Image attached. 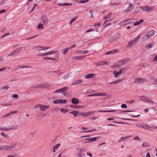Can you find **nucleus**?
<instances>
[{"instance_id": "338daca9", "label": "nucleus", "mask_w": 157, "mask_h": 157, "mask_svg": "<svg viewBox=\"0 0 157 157\" xmlns=\"http://www.w3.org/2000/svg\"><path fill=\"white\" fill-rule=\"evenodd\" d=\"M123 71V69H120L119 70V71H118L119 74L120 75V74L122 73V72Z\"/></svg>"}, {"instance_id": "37998d69", "label": "nucleus", "mask_w": 157, "mask_h": 157, "mask_svg": "<svg viewBox=\"0 0 157 157\" xmlns=\"http://www.w3.org/2000/svg\"><path fill=\"white\" fill-rule=\"evenodd\" d=\"M96 129H93L92 130H89V131H82V132H81V133H82L83 132H94V131H96Z\"/></svg>"}, {"instance_id": "dca6fc26", "label": "nucleus", "mask_w": 157, "mask_h": 157, "mask_svg": "<svg viewBox=\"0 0 157 157\" xmlns=\"http://www.w3.org/2000/svg\"><path fill=\"white\" fill-rule=\"evenodd\" d=\"M79 101L76 98H74L72 100V103L76 105L78 103Z\"/></svg>"}, {"instance_id": "f8f14e48", "label": "nucleus", "mask_w": 157, "mask_h": 157, "mask_svg": "<svg viewBox=\"0 0 157 157\" xmlns=\"http://www.w3.org/2000/svg\"><path fill=\"white\" fill-rule=\"evenodd\" d=\"M107 95V94L105 93H95V96H104Z\"/></svg>"}, {"instance_id": "774afa93", "label": "nucleus", "mask_w": 157, "mask_h": 157, "mask_svg": "<svg viewBox=\"0 0 157 157\" xmlns=\"http://www.w3.org/2000/svg\"><path fill=\"white\" fill-rule=\"evenodd\" d=\"M153 61L157 62V55L154 58Z\"/></svg>"}, {"instance_id": "a19ab883", "label": "nucleus", "mask_w": 157, "mask_h": 157, "mask_svg": "<svg viewBox=\"0 0 157 157\" xmlns=\"http://www.w3.org/2000/svg\"><path fill=\"white\" fill-rule=\"evenodd\" d=\"M81 115L83 117H88V115L87 113H81Z\"/></svg>"}, {"instance_id": "f704fd0d", "label": "nucleus", "mask_w": 157, "mask_h": 157, "mask_svg": "<svg viewBox=\"0 0 157 157\" xmlns=\"http://www.w3.org/2000/svg\"><path fill=\"white\" fill-rule=\"evenodd\" d=\"M76 149L78 153H80L81 152H83L85 151V150L84 149L82 148H77Z\"/></svg>"}, {"instance_id": "c756f323", "label": "nucleus", "mask_w": 157, "mask_h": 157, "mask_svg": "<svg viewBox=\"0 0 157 157\" xmlns=\"http://www.w3.org/2000/svg\"><path fill=\"white\" fill-rule=\"evenodd\" d=\"M35 49L39 51H42V46H37L35 47Z\"/></svg>"}, {"instance_id": "20e7f679", "label": "nucleus", "mask_w": 157, "mask_h": 157, "mask_svg": "<svg viewBox=\"0 0 157 157\" xmlns=\"http://www.w3.org/2000/svg\"><path fill=\"white\" fill-rule=\"evenodd\" d=\"M119 52V50L117 49H114L111 51H109L105 53V55L113 54L117 53Z\"/></svg>"}, {"instance_id": "c9c22d12", "label": "nucleus", "mask_w": 157, "mask_h": 157, "mask_svg": "<svg viewBox=\"0 0 157 157\" xmlns=\"http://www.w3.org/2000/svg\"><path fill=\"white\" fill-rule=\"evenodd\" d=\"M95 113V111H90L88 112H87V114L88 115V117L89 116H92V115L94 113Z\"/></svg>"}, {"instance_id": "f3484780", "label": "nucleus", "mask_w": 157, "mask_h": 157, "mask_svg": "<svg viewBox=\"0 0 157 157\" xmlns=\"http://www.w3.org/2000/svg\"><path fill=\"white\" fill-rule=\"evenodd\" d=\"M144 79L142 78H137L135 80V82L137 83H140L143 82L144 81Z\"/></svg>"}, {"instance_id": "473e14b6", "label": "nucleus", "mask_w": 157, "mask_h": 157, "mask_svg": "<svg viewBox=\"0 0 157 157\" xmlns=\"http://www.w3.org/2000/svg\"><path fill=\"white\" fill-rule=\"evenodd\" d=\"M150 145L148 143H144L142 145V147H148Z\"/></svg>"}, {"instance_id": "5fc2aeb1", "label": "nucleus", "mask_w": 157, "mask_h": 157, "mask_svg": "<svg viewBox=\"0 0 157 157\" xmlns=\"http://www.w3.org/2000/svg\"><path fill=\"white\" fill-rule=\"evenodd\" d=\"M18 68H31L32 67H31L23 66L22 67L19 66L18 67Z\"/></svg>"}, {"instance_id": "de8ad7c7", "label": "nucleus", "mask_w": 157, "mask_h": 157, "mask_svg": "<svg viewBox=\"0 0 157 157\" xmlns=\"http://www.w3.org/2000/svg\"><path fill=\"white\" fill-rule=\"evenodd\" d=\"M134 140H138L140 141H141V140L140 139L139 137L138 136H136L133 139Z\"/></svg>"}, {"instance_id": "e2e57ef3", "label": "nucleus", "mask_w": 157, "mask_h": 157, "mask_svg": "<svg viewBox=\"0 0 157 157\" xmlns=\"http://www.w3.org/2000/svg\"><path fill=\"white\" fill-rule=\"evenodd\" d=\"M10 130V128H7L5 127L3 128V131H7Z\"/></svg>"}, {"instance_id": "052dcab7", "label": "nucleus", "mask_w": 157, "mask_h": 157, "mask_svg": "<svg viewBox=\"0 0 157 157\" xmlns=\"http://www.w3.org/2000/svg\"><path fill=\"white\" fill-rule=\"evenodd\" d=\"M118 110H107V112H114L116 111H118Z\"/></svg>"}, {"instance_id": "72a5a7b5", "label": "nucleus", "mask_w": 157, "mask_h": 157, "mask_svg": "<svg viewBox=\"0 0 157 157\" xmlns=\"http://www.w3.org/2000/svg\"><path fill=\"white\" fill-rule=\"evenodd\" d=\"M101 66H103L105 65H108V62L106 61H101Z\"/></svg>"}, {"instance_id": "1a4fd4ad", "label": "nucleus", "mask_w": 157, "mask_h": 157, "mask_svg": "<svg viewBox=\"0 0 157 157\" xmlns=\"http://www.w3.org/2000/svg\"><path fill=\"white\" fill-rule=\"evenodd\" d=\"M131 19H130L125 20L123 21H122L119 23V25L121 26H123L124 25H126V24L128 23V21H129Z\"/></svg>"}, {"instance_id": "49530a36", "label": "nucleus", "mask_w": 157, "mask_h": 157, "mask_svg": "<svg viewBox=\"0 0 157 157\" xmlns=\"http://www.w3.org/2000/svg\"><path fill=\"white\" fill-rule=\"evenodd\" d=\"M12 97L13 98L17 99L18 98V96L17 94H13L12 96Z\"/></svg>"}, {"instance_id": "0eeeda50", "label": "nucleus", "mask_w": 157, "mask_h": 157, "mask_svg": "<svg viewBox=\"0 0 157 157\" xmlns=\"http://www.w3.org/2000/svg\"><path fill=\"white\" fill-rule=\"evenodd\" d=\"M66 101L65 100H55L53 103L55 104L64 103L66 102Z\"/></svg>"}, {"instance_id": "ddd939ff", "label": "nucleus", "mask_w": 157, "mask_h": 157, "mask_svg": "<svg viewBox=\"0 0 157 157\" xmlns=\"http://www.w3.org/2000/svg\"><path fill=\"white\" fill-rule=\"evenodd\" d=\"M25 47H22L18 48L16 49L14 51V52L15 54H17L21 50L22 48H25Z\"/></svg>"}, {"instance_id": "13d9d810", "label": "nucleus", "mask_w": 157, "mask_h": 157, "mask_svg": "<svg viewBox=\"0 0 157 157\" xmlns=\"http://www.w3.org/2000/svg\"><path fill=\"white\" fill-rule=\"evenodd\" d=\"M49 48H50V47H48L46 48V47H44L42 46V50H48V49H49Z\"/></svg>"}, {"instance_id": "9b49d317", "label": "nucleus", "mask_w": 157, "mask_h": 157, "mask_svg": "<svg viewBox=\"0 0 157 157\" xmlns=\"http://www.w3.org/2000/svg\"><path fill=\"white\" fill-rule=\"evenodd\" d=\"M153 45V44L152 43H150L146 45L145 48L147 50H148L150 49L151 48H152Z\"/></svg>"}, {"instance_id": "4be33fe9", "label": "nucleus", "mask_w": 157, "mask_h": 157, "mask_svg": "<svg viewBox=\"0 0 157 157\" xmlns=\"http://www.w3.org/2000/svg\"><path fill=\"white\" fill-rule=\"evenodd\" d=\"M99 138H97L96 137H94L93 138L90 137V141L89 142H93L95 141H96Z\"/></svg>"}, {"instance_id": "423d86ee", "label": "nucleus", "mask_w": 157, "mask_h": 157, "mask_svg": "<svg viewBox=\"0 0 157 157\" xmlns=\"http://www.w3.org/2000/svg\"><path fill=\"white\" fill-rule=\"evenodd\" d=\"M39 106L40 109L44 111L47 109H48L49 107V106L48 105H43L42 104H40L39 105Z\"/></svg>"}, {"instance_id": "58836bf2", "label": "nucleus", "mask_w": 157, "mask_h": 157, "mask_svg": "<svg viewBox=\"0 0 157 157\" xmlns=\"http://www.w3.org/2000/svg\"><path fill=\"white\" fill-rule=\"evenodd\" d=\"M2 106H8L12 105L11 103H3L2 104Z\"/></svg>"}, {"instance_id": "f03ea898", "label": "nucleus", "mask_w": 157, "mask_h": 157, "mask_svg": "<svg viewBox=\"0 0 157 157\" xmlns=\"http://www.w3.org/2000/svg\"><path fill=\"white\" fill-rule=\"evenodd\" d=\"M139 99L141 101L145 102H148L151 103H153V101L149 98L148 97L144 96H142L139 97Z\"/></svg>"}, {"instance_id": "603ef678", "label": "nucleus", "mask_w": 157, "mask_h": 157, "mask_svg": "<svg viewBox=\"0 0 157 157\" xmlns=\"http://www.w3.org/2000/svg\"><path fill=\"white\" fill-rule=\"evenodd\" d=\"M113 19H111L109 20H105V23H104V24L103 25H104L105 24V23L107 22H109L110 21H112L113 20Z\"/></svg>"}, {"instance_id": "39448f33", "label": "nucleus", "mask_w": 157, "mask_h": 157, "mask_svg": "<svg viewBox=\"0 0 157 157\" xmlns=\"http://www.w3.org/2000/svg\"><path fill=\"white\" fill-rule=\"evenodd\" d=\"M155 33V31L153 30H151L148 32H147L146 35L148 38H150Z\"/></svg>"}, {"instance_id": "c85d7f7f", "label": "nucleus", "mask_w": 157, "mask_h": 157, "mask_svg": "<svg viewBox=\"0 0 157 157\" xmlns=\"http://www.w3.org/2000/svg\"><path fill=\"white\" fill-rule=\"evenodd\" d=\"M112 14L111 13H109L108 14L106 15L105 16V17L103 19L105 20V19H107L110 18V17L111 16Z\"/></svg>"}, {"instance_id": "bf43d9fd", "label": "nucleus", "mask_w": 157, "mask_h": 157, "mask_svg": "<svg viewBox=\"0 0 157 157\" xmlns=\"http://www.w3.org/2000/svg\"><path fill=\"white\" fill-rule=\"evenodd\" d=\"M55 72L59 75L60 74L62 73V72L61 70L56 71Z\"/></svg>"}, {"instance_id": "864d4df0", "label": "nucleus", "mask_w": 157, "mask_h": 157, "mask_svg": "<svg viewBox=\"0 0 157 157\" xmlns=\"http://www.w3.org/2000/svg\"><path fill=\"white\" fill-rule=\"evenodd\" d=\"M15 55V53L14 52H12L11 53H10L8 56H13V55Z\"/></svg>"}, {"instance_id": "412c9836", "label": "nucleus", "mask_w": 157, "mask_h": 157, "mask_svg": "<svg viewBox=\"0 0 157 157\" xmlns=\"http://www.w3.org/2000/svg\"><path fill=\"white\" fill-rule=\"evenodd\" d=\"M67 89V87L65 86L63 87V88L59 89L60 91V93H63L64 92L66 91Z\"/></svg>"}, {"instance_id": "2eb2a0df", "label": "nucleus", "mask_w": 157, "mask_h": 157, "mask_svg": "<svg viewBox=\"0 0 157 157\" xmlns=\"http://www.w3.org/2000/svg\"><path fill=\"white\" fill-rule=\"evenodd\" d=\"M130 137V136L122 137H121L120 139L118 140V142H121L124 141L126 140H127L128 138Z\"/></svg>"}, {"instance_id": "0e129e2a", "label": "nucleus", "mask_w": 157, "mask_h": 157, "mask_svg": "<svg viewBox=\"0 0 157 157\" xmlns=\"http://www.w3.org/2000/svg\"><path fill=\"white\" fill-rule=\"evenodd\" d=\"M76 18H72L70 22V24L71 25V23L73 22H74L75 20L76 19Z\"/></svg>"}, {"instance_id": "79ce46f5", "label": "nucleus", "mask_w": 157, "mask_h": 157, "mask_svg": "<svg viewBox=\"0 0 157 157\" xmlns=\"http://www.w3.org/2000/svg\"><path fill=\"white\" fill-rule=\"evenodd\" d=\"M122 82V80L120 79H117L115 82H114V83L116 84L119 82Z\"/></svg>"}, {"instance_id": "f257e3e1", "label": "nucleus", "mask_w": 157, "mask_h": 157, "mask_svg": "<svg viewBox=\"0 0 157 157\" xmlns=\"http://www.w3.org/2000/svg\"><path fill=\"white\" fill-rule=\"evenodd\" d=\"M129 58H126L121 59L118 61V63L116 65L117 67H120L122 66L123 65L127 63L129 61Z\"/></svg>"}, {"instance_id": "4468645a", "label": "nucleus", "mask_w": 157, "mask_h": 157, "mask_svg": "<svg viewBox=\"0 0 157 157\" xmlns=\"http://www.w3.org/2000/svg\"><path fill=\"white\" fill-rule=\"evenodd\" d=\"M41 19L42 21L44 23H47L48 22V20L44 16H42L41 17Z\"/></svg>"}, {"instance_id": "6ab92c4d", "label": "nucleus", "mask_w": 157, "mask_h": 157, "mask_svg": "<svg viewBox=\"0 0 157 157\" xmlns=\"http://www.w3.org/2000/svg\"><path fill=\"white\" fill-rule=\"evenodd\" d=\"M140 35H139L137 36L134 39L131 40L132 42L133 43H135L138 40L140 39Z\"/></svg>"}, {"instance_id": "a18cd8bd", "label": "nucleus", "mask_w": 157, "mask_h": 157, "mask_svg": "<svg viewBox=\"0 0 157 157\" xmlns=\"http://www.w3.org/2000/svg\"><path fill=\"white\" fill-rule=\"evenodd\" d=\"M71 74L70 73L68 74L67 75H65L63 77L64 79H67L68 78V76Z\"/></svg>"}, {"instance_id": "8fccbe9b", "label": "nucleus", "mask_w": 157, "mask_h": 157, "mask_svg": "<svg viewBox=\"0 0 157 157\" xmlns=\"http://www.w3.org/2000/svg\"><path fill=\"white\" fill-rule=\"evenodd\" d=\"M0 135L1 136H3L4 137H6L7 136V135H6L4 132H2L0 134Z\"/></svg>"}, {"instance_id": "ea45409f", "label": "nucleus", "mask_w": 157, "mask_h": 157, "mask_svg": "<svg viewBox=\"0 0 157 157\" xmlns=\"http://www.w3.org/2000/svg\"><path fill=\"white\" fill-rule=\"evenodd\" d=\"M9 86H4L1 87L0 88V89L3 90L4 89H9Z\"/></svg>"}, {"instance_id": "3c124183", "label": "nucleus", "mask_w": 157, "mask_h": 157, "mask_svg": "<svg viewBox=\"0 0 157 157\" xmlns=\"http://www.w3.org/2000/svg\"><path fill=\"white\" fill-rule=\"evenodd\" d=\"M59 5L60 6H71V4H68L67 3H64L63 4H59Z\"/></svg>"}, {"instance_id": "680f3d73", "label": "nucleus", "mask_w": 157, "mask_h": 157, "mask_svg": "<svg viewBox=\"0 0 157 157\" xmlns=\"http://www.w3.org/2000/svg\"><path fill=\"white\" fill-rule=\"evenodd\" d=\"M47 56V53H41L40 55V56Z\"/></svg>"}, {"instance_id": "e433bc0d", "label": "nucleus", "mask_w": 157, "mask_h": 157, "mask_svg": "<svg viewBox=\"0 0 157 157\" xmlns=\"http://www.w3.org/2000/svg\"><path fill=\"white\" fill-rule=\"evenodd\" d=\"M60 146V144H56L53 147V149H57L59 148Z\"/></svg>"}, {"instance_id": "393cba45", "label": "nucleus", "mask_w": 157, "mask_h": 157, "mask_svg": "<svg viewBox=\"0 0 157 157\" xmlns=\"http://www.w3.org/2000/svg\"><path fill=\"white\" fill-rule=\"evenodd\" d=\"M81 81H82V80L81 79H79L78 80L75 81L74 82V83L72 84V85H77V84H78L79 83H80Z\"/></svg>"}, {"instance_id": "6e6d98bb", "label": "nucleus", "mask_w": 157, "mask_h": 157, "mask_svg": "<svg viewBox=\"0 0 157 157\" xmlns=\"http://www.w3.org/2000/svg\"><path fill=\"white\" fill-rule=\"evenodd\" d=\"M75 53L78 54H81L82 53V51L80 50H78V51L76 52Z\"/></svg>"}, {"instance_id": "69168bd1", "label": "nucleus", "mask_w": 157, "mask_h": 157, "mask_svg": "<svg viewBox=\"0 0 157 157\" xmlns=\"http://www.w3.org/2000/svg\"><path fill=\"white\" fill-rule=\"evenodd\" d=\"M76 46V45L75 44H73L72 46H71L69 47V48H70V49H71L72 48H75Z\"/></svg>"}, {"instance_id": "2f4dec72", "label": "nucleus", "mask_w": 157, "mask_h": 157, "mask_svg": "<svg viewBox=\"0 0 157 157\" xmlns=\"http://www.w3.org/2000/svg\"><path fill=\"white\" fill-rule=\"evenodd\" d=\"M70 49L69 47H68L67 48H66L64 49L63 50V55L65 54L66 53H67V52H68L69 50Z\"/></svg>"}, {"instance_id": "aec40b11", "label": "nucleus", "mask_w": 157, "mask_h": 157, "mask_svg": "<svg viewBox=\"0 0 157 157\" xmlns=\"http://www.w3.org/2000/svg\"><path fill=\"white\" fill-rule=\"evenodd\" d=\"M7 145H1V151L2 150H7Z\"/></svg>"}, {"instance_id": "a878e982", "label": "nucleus", "mask_w": 157, "mask_h": 157, "mask_svg": "<svg viewBox=\"0 0 157 157\" xmlns=\"http://www.w3.org/2000/svg\"><path fill=\"white\" fill-rule=\"evenodd\" d=\"M134 43H133L132 42V41L131 40L130 41H129L128 43V44L127 45V48H130L131 47Z\"/></svg>"}, {"instance_id": "4d7b16f0", "label": "nucleus", "mask_w": 157, "mask_h": 157, "mask_svg": "<svg viewBox=\"0 0 157 157\" xmlns=\"http://www.w3.org/2000/svg\"><path fill=\"white\" fill-rule=\"evenodd\" d=\"M135 111V110H126V111H123V112H122L121 113H125V112H134Z\"/></svg>"}, {"instance_id": "b1692460", "label": "nucleus", "mask_w": 157, "mask_h": 157, "mask_svg": "<svg viewBox=\"0 0 157 157\" xmlns=\"http://www.w3.org/2000/svg\"><path fill=\"white\" fill-rule=\"evenodd\" d=\"M134 7V6L132 4H130L127 9L128 11H131Z\"/></svg>"}, {"instance_id": "cd10ccee", "label": "nucleus", "mask_w": 157, "mask_h": 157, "mask_svg": "<svg viewBox=\"0 0 157 157\" xmlns=\"http://www.w3.org/2000/svg\"><path fill=\"white\" fill-rule=\"evenodd\" d=\"M113 74L114 75L115 77H117L120 75L117 71H114L113 72Z\"/></svg>"}, {"instance_id": "5701e85b", "label": "nucleus", "mask_w": 157, "mask_h": 157, "mask_svg": "<svg viewBox=\"0 0 157 157\" xmlns=\"http://www.w3.org/2000/svg\"><path fill=\"white\" fill-rule=\"evenodd\" d=\"M19 126L17 125L13 126L11 128H10V130H16L18 129Z\"/></svg>"}, {"instance_id": "7c9ffc66", "label": "nucleus", "mask_w": 157, "mask_h": 157, "mask_svg": "<svg viewBox=\"0 0 157 157\" xmlns=\"http://www.w3.org/2000/svg\"><path fill=\"white\" fill-rule=\"evenodd\" d=\"M37 28L39 30L43 29V25L41 24H39L37 26Z\"/></svg>"}, {"instance_id": "6e6552de", "label": "nucleus", "mask_w": 157, "mask_h": 157, "mask_svg": "<svg viewBox=\"0 0 157 157\" xmlns=\"http://www.w3.org/2000/svg\"><path fill=\"white\" fill-rule=\"evenodd\" d=\"M140 9H143L144 11L147 12L150 11L151 10V8L149 7L148 6H145L144 7H140Z\"/></svg>"}, {"instance_id": "7ed1b4c3", "label": "nucleus", "mask_w": 157, "mask_h": 157, "mask_svg": "<svg viewBox=\"0 0 157 157\" xmlns=\"http://www.w3.org/2000/svg\"><path fill=\"white\" fill-rule=\"evenodd\" d=\"M16 145V144H12L9 146L7 145V150L9 151H13L15 150L14 148Z\"/></svg>"}, {"instance_id": "c03bdc74", "label": "nucleus", "mask_w": 157, "mask_h": 157, "mask_svg": "<svg viewBox=\"0 0 157 157\" xmlns=\"http://www.w3.org/2000/svg\"><path fill=\"white\" fill-rule=\"evenodd\" d=\"M88 0H81L79 2V3H84L88 1Z\"/></svg>"}, {"instance_id": "09e8293b", "label": "nucleus", "mask_w": 157, "mask_h": 157, "mask_svg": "<svg viewBox=\"0 0 157 157\" xmlns=\"http://www.w3.org/2000/svg\"><path fill=\"white\" fill-rule=\"evenodd\" d=\"M121 107L122 108H127V106L126 104H123L121 106Z\"/></svg>"}, {"instance_id": "a211bd4d", "label": "nucleus", "mask_w": 157, "mask_h": 157, "mask_svg": "<svg viewBox=\"0 0 157 157\" xmlns=\"http://www.w3.org/2000/svg\"><path fill=\"white\" fill-rule=\"evenodd\" d=\"M94 76V74H89L86 75L85 77L86 79H89L92 78Z\"/></svg>"}, {"instance_id": "4c0bfd02", "label": "nucleus", "mask_w": 157, "mask_h": 157, "mask_svg": "<svg viewBox=\"0 0 157 157\" xmlns=\"http://www.w3.org/2000/svg\"><path fill=\"white\" fill-rule=\"evenodd\" d=\"M60 111L63 113H65L68 112V110L63 109H61Z\"/></svg>"}, {"instance_id": "9d476101", "label": "nucleus", "mask_w": 157, "mask_h": 157, "mask_svg": "<svg viewBox=\"0 0 157 157\" xmlns=\"http://www.w3.org/2000/svg\"><path fill=\"white\" fill-rule=\"evenodd\" d=\"M85 57V56H75L73 58V59L74 60H80L82 59L83 58Z\"/></svg>"}, {"instance_id": "bb28decb", "label": "nucleus", "mask_w": 157, "mask_h": 157, "mask_svg": "<svg viewBox=\"0 0 157 157\" xmlns=\"http://www.w3.org/2000/svg\"><path fill=\"white\" fill-rule=\"evenodd\" d=\"M56 51L52 50L47 53V56L52 55L56 52Z\"/></svg>"}]
</instances>
